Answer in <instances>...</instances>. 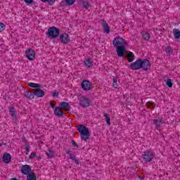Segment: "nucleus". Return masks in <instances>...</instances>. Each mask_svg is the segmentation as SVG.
<instances>
[{
    "mask_svg": "<svg viewBox=\"0 0 180 180\" xmlns=\"http://www.w3.org/2000/svg\"><path fill=\"white\" fill-rule=\"evenodd\" d=\"M39 145H40V144H43V142H39Z\"/></svg>",
    "mask_w": 180,
    "mask_h": 180,
    "instance_id": "obj_44",
    "label": "nucleus"
},
{
    "mask_svg": "<svg viewBox=\"0 0 180 180\" xmlns=\"http://www.w3.org/2000/svg\"><path fill=\"white\" fill-rule=\"evenodd\" d=\"M112 86L114 88H117V86H119V84H117V77H116L112 79Z\"/></svg>",
    "mask_w": 180,
    "mask_h": 180,
    "instance_id": "obj_27",
    "label": "nucleus"
},
{
    "mask_svg": "<svg viewBox=\"0 0 180 180\" xmlns=\"http://www.w3.org/2000/svg\"><path fill=\"white\" fill-rule=\"evenodd\" d=\"M46 34L51 39H56V37H58V34H60V30H58L57 27H53L48 30Z\"/></svg>",
    "mask_w": 180,
    "mask_h": 180,
    "instance_id": "obj_2",
    "label": "nucleus"
},
{
    "mask_svg": "<svg viewBox=\"0 0 180 180\" xmlns=\"http://www.w3.org/2000/svg\"><path fill=\"white\" fill-rule=\"evenodd\" d=\"M25 56L29 61H34V60H36V51L32 49H26Z\"/></svg>",
    "mask_w": 180,
    "mask_h": 180,
    "instance_id": "obj_4",
    "label": "nucleus"
},
{
    "mask_svg": "<svg viewBox=\"0 0 180 180\" xmlns=\"http://www.w3.org/2000/svg\"><path fill=\"white\" fill-rule=\"evenodd\" d=\"M72 146H74V147H77V143L75 141H72Z\"/></svg>",
    "mask_w": 180,
    "mask_h": 180,
    "instance_id": "obj_42",
    "label": "nucleus"
},
{
    "mask_svg": "<svg viewBox=\"0 0 180 180\" xmlns=\"http://www.w3.org/2000/svg\"><path fill=\"white\" fill-rule=\"evenodd\" d=\"M125 54L128 60V63H133V61H134V54L133 52L127 51Z\"/></svg>",
    "mask_w": 180,
    "mask_h": 180,
    "instance_id": "obj_14",
    "label": "nucleus"
},
{
    "mask_svg": "<svg viewBox=\"0 0 180 180\" xmlns=\"http://www.w3.org/2000/svg\"><path fill=\"white\" fill-rule=\"evenodd\" d=\"M173 34L175 40L176 41H179L180 40V30L179 29L174 28L173 30Z\"/></svg>",
    "mask_w": 180,
    "mask_h": 180,
    "instance_id": "obj_15",
    "label": "nucleus"
},
{
    "mask_svg": "<svg viewBox=\"0 0 180 180\" xmlns=\"http://www.w3.org/2000/svg\"><path fill=\"white\" fill-rule=\"evenodd\" d=\"M84 64L85 67H86V68H91V67L94 65L92 64V62L89 59L84 60Z\"/></svg>",
    "mask_w": 180,
    "mask_h": 180,
    "instance_id": "obj_21",
    "label": "nucleus"
},
{
    "mask_svg": "<svg viewBox=\"0 0 180 180\" xmlns=\"http://www.w3.org/2000/svg\"><path fill=\"white\" fill-rule=\"evenodd\" d=\"M36 157V154L34 153H32L30 155V158L33 159Z\"/></svg>",
    "mask_w": 180,
    "mask_h": 180,
    "instance_id": "obj_36",
    "label": "nucleus"
},
{
    "mask_svg": "<svg viewBox=\"0 0 180 180\" xmlns=\"http://www.w3.org/2000/svg\"><path fill=\"white\" fill-rule=\"evenodd\" d=\"M104 117H105V122H107V124L110 126V117H109V115L104 114Z\"/></svg>",
    "mask_w": 180,
    "mask_h": 180,
    "instance_id": "obj_28",
    "label": "nucleus"
},
{
    "mask_svg": "<svg viewBox=\"0 0 180 180\" xmlns=\"http://www.w3.org/2000/svg\"><path fill=\"white\" fill-rule=\"evenodd\" d=\"M78 131L81 134L82 140L86 141L89 139L91 134H89V130L84 125H79L78 127Z\"/></svg>",
    "mask_w": 180,
    "mask_h": 180,
    "instance_id": "obj_1",
    "label": "nucleus"
},
{
    "mask_svg": "<svg viewBox=\"0 0 180 180\" xmlns=\"http://www.w3.org/2000/svg\"><path fill=\"white\" fill-rule=\"evenodd\" d=\"M126 46H118V48H117V54L118 57H123V56H124Z\"/></svg>",
    "mask_w": 180,
    "mask_h": 180,
    "instance_id": "obj_13",
    "label": "nucleus"
},
{
    "mask_svg": "<svg viewBox=\"0 0 180 180\" xmlns=\"http://www.w3.org/2000/svg\"><path fill=\"white\" fill-rule=\"evenodd\" d=\"M79 104L83 108H86L91 105V99L86 96H82L79 98Z\"/></svg>",
    "mask_w": 180,
    "mask_h": 180,
    "instance_id": "obj_6",
    "label": "nucleus"
},
{
    "mask_svg": "<svg viewBox=\"0 0 180 180\" xmlns=\"http://www.w3.org/2000/svg\"><path fill=\"white\" fill-rule=\"evenodd\" d=\"M2 161L6 165L9 164L12 161V156L9 153H4L2 156Z\"/></svg>",
    "mask_w": 180,
    "mask_h": 180,
    "instance_id": "obj_12",
    "label": "nucleus"
},
{
    "mask_svg": "<svg viewBox=\"0 0 180 180\" xmlns=\"http://www.w3.org/2000/svg\"><path fill=\"white\" fill-rule=\"evenodd\" d=\"M24 2L29 6L33 4V0H24Z\"/></svg>",
    "mask_w": 180,
    "mask_h": 180,
    "instance_id": "obj_33",
    "label": "nucleus"
},
{
    "mask_svg": "<svg viewBox=\"0 0 180 180\" xmlns=\"http://www.w3.org/2000/svg\"><path fill=\"white\" fill-rule=\"evenodd\" d=\"M28 86H30V88H34L35 89H40V88L41 87V86L39 84L34 82L28 83Z\"/></svg>",
    "mask_w": 180,
    "mask_h": 180,
    "instance_id": "obj_19",
    "label": "nucleus"
},
{
    "mask_svg": "<svg viewBox=\"0 0 180 180\" xmlns=\"http://www.w3.org/2000/svg\"><path fill=\"white\" fill-rule=\"evenodd\" d=\"M66 153L69 155L70 160H75V156L71 154V151L68 150Z\"/></svg>",
    "mask_w": 180,
    "mask_h": 180,
    "instance_id": "obj_32",
    "label": "nucleus"
},
{
    "mask_svg": "<svg viewBox=\"0 0 180 180\" xmlns=\"http://www.w3.org/2000/svg\"><path fill=\"white\" fill-rule=\"evenodd\" d=\"M54 115L55 116H63V115H64V112H63V108H61V107L55 108Z\"/></svg>",
    "mask_w": 180,
    "mask_h": 180,
    "instance_id": "obj_16",
    "label": "nucleus"
},
{
    "mask_svg": "<svg viewBox=\"0 0 180 180\" xmlns=\"http://www.w3.org/2000/svg\"><path fill=\"white\" fill-rule=\"evenodd\" d=\"M112 44L115 47H126L127 46V42L123 39V38L117 37L114 39Z\"/></svg>",
    "mask_w": 180,
    "mask_h": 180,
    "instance_id": "obj_3",
    "label": "nucleus"
},
{
    "mask_svg": "<svg viewBox=\"0 0 180 180\" xmlns=\"http://www.w3.org/2000/svg\"><path fill=\"white\" fill-rule=\"evenodd\" d=\"M27 180H36V174L34 173H30L27 176Z\"/></svg>",
    "mask_w": 180,
    "mask_h": 180,
    "instance_id": "obj_25",
    "label": "nucleus"
},
{
    "mask_svg": "<svg viewBox=\"0 0 180 180\" xmlns=\"http://www.w3.org/2000/svg\"><path fill=\"white\" fill-rule=\"evenodd\" d=\"M147 106H153V108H154V103L149 102V103H147Z\"/></svg>",
    "mask_w": 180,
    "mask_h": 180,
    "instance_id": "obj_38",
    "label": "nucleus"
},
{
    "mask_svg": "<svg viewBox=\"0 0 180 180\" xmlns=\"http://www.w3.org/2000/svg\"><path fill=\"white\" fill-rule=\"evenodd\" d=\"M53 98H57L58 96V92L57 91L53 92Z\"/></svg>",
    "mask_w": 180,
    "mask_h": 180,
    "instance_id": "obj_37",
    "label": "nucleus"
},
{
    "mask_svg": "<svg viewBox=\"0 0 180 180\" xmlns=\"http://www.w3.org/2000/svg\"><path fill=\"white\" fill-rule=\"evenodd\" d=\"M153 123H155V124H156L157 126H158V124H160L161 123V120L158 121L157 120H153Z\"/></svg>",
    "mask_w": 180,
    "mask_h": 180,
    "instance_id": "obj_35",
    "label": "nucleus"
},
{
    "mask_svg": "<svg viewBox=\"0 0 180 180\" xmlns=\"http://www.w3.org/2000/svg\"><path fill=\"white\" fill-rule=\"evenodd\" d=\"M20 171L24 175H29L30 171H32V167L29 165H24L21 166Z\"/></svg>",
    "mask_w": 180,
    "mask_h": 180,
    "instance_id": "obj_10",
    "label": "nucleus"
},
{
    "mask_svg": "<svg viewBox=\"0 0 180 180\" xmlns=\"http://www.w3.org/2000/svg\"><path fill=\"white\" fill-rule=\"evenodd\" d=\"M82 88L84 91H91L92 89V84L88 80H84L82 82Z\"/></svg>",
    "mask_w": 180,
    "mask_h": 180,
    "instance_id": "obj_11",
    "label": "nucleus"
},
{
    "mask_svg": "<svg viewBox=\"0 0 180 180\" xmlns=\"http://www.w3.org/2000/svg\"><path fill=\"white\" fill-rule=\"evenodd\" d=\"M166 51H167V53L168 54L172 53V50H171V49H167L166 50Z\"/></svg>",
    "mask_w": 180,
    "mask_h": 180,
    "instance_id": "obj_40",
    "label": "nucleus"
},
{
    "mask_svg": "<svg viewBox=\"0 0 180 180\" xmlns=\"http://www.w3.org/2000/svg\"><path fill=\"white\" fill-rule=\"evenodd\" d=\"M42 2H48L49 5H54L56 0H41Z\"/></svg>",
    "mask_w": 180,
    "mask_h": 180,
    "instance_id": "obj_29",
    "label": "nucleus"
},
{
    "mask_svg": "<svg viewBox=\"0 0 180 180\" xmlns=\"http://www.w3.org/2000/svg\"><path fill=\"white\" fill-rule=\"evenodd\" d=\"M83 6H84V8H89V3L88 1L84 2Z\"/></svg>",
    "mask_w": 180,
    "mask_h": 180,
    "instance_id": "obj_34",
    "label": "nucleus"
},
{
    "mask_svg": "<svg viewBox=\"0 0 180 180\" xmlns=\"http://www.w3.org/2000/svg\"><path fill=\"white\" fill-rule=\"evenodd\" d=\"M141 68H142V70H144V71H148V70L151 68V63H150V60L147 59H141Z\"/></svg>",
    "mask_w": 180,
    "mask_h": 180,
    "instance_id": "obj_8",
    "label": "nucleus"
},
{
    "mask_svg": "<svg viewBox=\"0 0 180 180\" xmlns=\"http://www.w3.org/2000/svg\"><path fill=\"white\" fill-rule=\"evenodd\" d=\"M102 27L103 29L104 33H106L107 34H109V33H110L109 25L106 22H103Z\"/></svg>",
    "mask_w": 180,
    "mask_h": 180,
    "instance_id": "obj_18",
    "label": "nucleus"
},
{
    "mask_svg": "<svg viewBox=\"0 0 180 180\" xmlns=\"http://www.w3.org/2000/svg\"><path fill=\"white\" fill-rule=\"evenodd\" d=\"M10 115L12 116L13 119H16V111L13 107L9 108Z\"/></svg>",
    "mask_w": 180,
    "mask_h": 180,
    "instance_id": "obj_22",
    "label": "nucleus"
},
{
    "mask_svg": "<svg viewBox=\"0 0 180 180\" xmlns=\"http://www.w3.org/2000/svg\"><path fill=\"white\" fill-rule=\"evenodd\" d=\"M142 37L144 40H150V34L146 31L142 32Z\"/></svg>",
    "mask_w": 180,
    "mask_h": 180,
    "instance_id": "obj_23",
    "label": "nucleus"
},
{
    "mask_svg": "<svg viewBox=\"0 0 180 180\" xmlns=\"http://www.w3.org/2000/svg\"><path fill=\"white\" fill-rule=\"evenodd\" d=\"M59 40L63 44H68V43H71V39L70 38V35L67 33H64L60 35Z\"/></svg>",
    "mask_w": 180,
    "mask_h": 180,
    "instance_id": "obj_9",
    "label": "nucleus"
},
{
    "mask_svg": "<svg viewBox=\"0 0 180 180\" xmlns=\"http://www.w3.org/2000/svg\"><path fill=\"white\" fill-rule=\"evenodd\" d=\"M50 106L51 108H52V109H54L56 105L54 103H51Z\"/></svg>",
    "mask_w": 180,
    "mask_h": 180,
    "instance_id": "obj_41",
    "label": "nucleus"
},
{
    "mask_svg": "<svg viewBox=\"0 0 180 180\" xmlns=\"http://www.w3.org/2000/svg\"><path fill=\"white\" fill-rule=\"evenodd\" d=\"M5 29H6L5 24L0 22V32H4V30H5Z\"/></svg>",
    "mask_w": 180,
    "mask_h": 180,
    "instance_id": "obj_31",
    "label": "nucleus"
},
{
    "mask_svg": "<svg viewBox=\"0 0 180 180\" xmlns=\"http://www.w3.org/2000/svg\"><path fill=\"white\" fill-rule=\"evenodd\" d=\"M128 68L134 70H141V59H138L135 62L128 65Z\"/></svg>",
    "mask_w": 180,
    "mask_h": 180,
    "instance_id": "obj_5",
    "label": "nucleus"
},
{
    "mask_svg": "<svg viewBox=\"0 0 180 180\" xmlns=\"http://www.w3.org/2000/svg\"><path fill=\"white\" fill-rule=\"evenodd\" d=\"M142 158H143L145 161L150 162L153 160V158H154V153L153 151L147 150L142 155Z\"/></svg>",
    "mask_w": 180,
    "mask_h": 180,
    "instance_id": "obj_7",
    "label": "nucleus"
},
{
    "mask_svg": "<svg viewBox=\"0 0 180 180\" xmlns=\"http://www.w3.org/2000/svg\"><path fill=\"white\" fill-rule=\"evenodd\" d=\"M44 91H43L42 89H38L34 93V95L37 98H43V96H44Z\"/></svg>",
    "mask_w": 180,
    "mask_h": 180,
    "instance_id": "obj_17",
    "label": "nucleus"
},
{
    "mask_svg": "<svg viewBox=\"0 0 180 180\" xmlns=\"http://www.w3.org/2000/svg\"><path fill=\"white\" fill-rule=\"evenodd\" d=\"M25 154L27 155L29 154V151H30V144L29 143L26 142L25 143Z\"/></svg>",
    "mask_w": 180,
    "mask_h": 180,
    "instance_id": "obj_26",
    "label": "nucleus"
},
{
    "mask_svg": "<svg viewBox=\"0 0 180 180\" xmlns=\"http://www.w3.org/2000/svg\"><path fill=\"white\" fill-rule=\"evenodd\" d=\"M165 82L167 85V86H168V88H172L174 83L172 82V79H167L166 80H165Z\"/></svg>",
    "mask_w": 180,
    "mask_h": 180,
    "instance_id": "obj_24",
    "label": "nucleus"
},
{
    "mask_svg": "<svg viewBox=\"0 0 180 180\" xmlns=\"http://www.w3.org/2000/svg\"><path fill=\"white\" fill-rule=\"evenodd\" d=\"M60 108L62 109H65V110H70V104L67 102H62L60 103Z\"/></svg>",
    "mask_w": 180,
    "mask_h": 180,
    "instance_id": "obj_20",
    "label": "nucleus"
},
{
    "mask_svg": "<svg viewBox=\"0 0 180 180\" xmlns=\"http://www.w3.org/2000/svg\"><path fill=\"white\" fill-rule=\"evenodd\" d=\"M46 155H47L48 157H53V156L54 155V154L53 153V152H51V153H46Z\"/></svg>",
    "mask_w": 180,
    "mask_h": 180,
    "instance_id": "obj_39",
    "label": "nucleus"
},
{
    "mask_svg": "<svg viewBox=\"0 0 180 180\" xmlns=\"http://www.w3.org/2000/svg\"><path fill=\"white\" fill-rule=\"evenodd\" d=\"M67 5L71 6L75 4V0H65Z\"/></svg>",
    "mask_w": 180,
    "mask_h": 180,
    "instance_id": "obj_30",
    "label": "nucleus"
},
{
    "mask_svg": "<svg viewBox=\"0 0 180 180\" xmlns=\"http://www.w3.org/2000/svg\"><path fill=\"white\" fill-rule=\"evenodd\" d=\"M75 161V162L78 165L79 164V162H78V160L75 159V160H73Z\"/></svg>",
    "mask_w": 180,
    "mask_h": 180,
    "instance_id": "obj_43",
    "label": "nucleus"
}]
</instances>
